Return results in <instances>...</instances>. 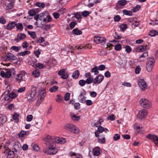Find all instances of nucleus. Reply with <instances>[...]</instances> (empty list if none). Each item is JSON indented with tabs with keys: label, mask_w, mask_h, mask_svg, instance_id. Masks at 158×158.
<instances>
[{
	"label": "nucleus",
	"mask_w": 158,
	"mask_h": 158,
	"mask_svg": "<svg viewBox=\"0 0 158 158\" xmlns=\"http://www.w3.org/2000/svg\"><path fill=\"white\" fill-rule=\"evenodd\" d=\"M26 76H27V74L26 72L24 71H22L17 74L16 79L17 80L20 82L21 81H25L27 78Z\"/></svg>",
	"instance_id": "obj_7"
},
{
	"label": "nucleus",
	"mask_w": 158,
	"mask_h": 158,
	"mask_svg": "<svg viewBox=\"0 0 158 158\" xmlns=\"http://www.w3.org/2000/svg\"><path fill=\"white\" fill-rule=\"evenodd\" d=\"M138 84L139 86L142 90L144 91L147 88V85L146 83L143 79H141L139 80Z\"/></svg>",
	"instance_id": "obj_12"
},
{
	"label": "nucleus",
	"mask_w": 158,
	"mask_h": 158,
	"mask_svg": "<svg viewBox=\"0 0 158 158\" xmlns=\"http://www.w3.org/2000/svg\"><path fill=\"white\" fill-rule=\"evenodd\" d=\"M6 57L7 60H13L17 59L16 56L11 53H8L6 55Z\"/></svg>",
	"instance_id": "obj_17"
},
{
	"label": "nucleus",
	"mask_w": 158,
	"mask_h": 158,
	"mask_svg": "<svg viewBox=\"0 0 158 158\" xmlns=\"http://www.w3.org/2000/svg\"><path fill=\"white\" fill-rule=\"evenodd\" d=\"M94 156H98L100 154V148L98 147H96L94 148L92 150Z\"/></svg>",
	"instance_id": "obj_16"
},
{
	"label": "nucleus",
	"mask_w": 158,
	"mask_h": 158,
	"mask_svg": "<svg viewBox=\"0 0 158 158\" xmlns=\"http://www.w3.org/2000/svg\"><path fill=\"white\" fill-rule=\"evenodd\" d=\"M141 68L139 66H137L135 69V72L136 74H139L141 71Z\"/></svg>",
	"instance_id": "obj_55"
},
{
	"label": "nucleus",
	"mask_w": 158,
	"mask_h": 158,
	"mask_svg": "<svg viewBox=\"0 0 158 158\" xmlns=\"http://www.w3.org/2000/svg\"><path fill=\"white\" fill-rule=\"evenodd\" d=\"M98 131L100 133H102L103 132H105V133H107L109 131L106 128H104L102 126H99L98 128Z\"/></svg>",
	"instance_id": "obj_25"
},
{
	"label": "nucleus",
	"mask_w": 158,
	"mask_h": 158,
	"mask_svg": "<svg viewBox=\"0 0 158 158\" xmlns=\"http://www.w3.org/2000/svg\"><path fill=\"white\" fill-rule=\"evenodd\" d=\"M36 94V88L32 86H31V92L27 96V98L29 100H34L35 99Z\"/></svg>",
	"instance_id": "obj_6"
},
{
	"label": "nucleus",
	"mask_w": 158,
	"mask_h": 158,
	"mask_svg": "<svg viewBox=\"0 0 158 158\" xmlns=\"http://www.w3.org/2000/svg\"><path fill=\"white\" fill-rule=\"evenodd\" d=\"M14 152L11 150H9L8 152V158H13L14 156Z\"/></svg>",
	"instance_id": "obj_34"
},
{
	"label": "nucleus",
	"mask_w": 158,
	"mask_h": 158,
	"mask_svg": "<svg viewBox=\"0 0 158 158\" xmlns=\"http://www.w3.org/2000/svg\"><path fill=\"white\" fill-rule=\"evenodd\" d=\"M73 34L78 35H81L82 33V31L77 28H76L73 30Z\"/></svg>",
	"instance_id": "obj_29"
},
{
	"label": "nucleus",
	"mask_w": 158,
	"mask_h": 158,
	"mask_svg": "<svg viewBox=\"0 0 158 158\" xmlns=\"http://www.w3.org/2000/svg\"><path fill=\"white\" fill-rule=\"evenodd\" d=\"M120 137L119 134H116L114 135L113 138L114 141H117L119 139Z\"/></svg>",
	"instance_id": "obj_47"
},
{
	"label": "nucleus",
	"mask_w": 158,
	"mask_h": 158,
	"mask_svg": "<svg viewBox=\"0 0 158 158\" xmlns=\"http://www.w3.org/2000/svg\"><path fill=\"white\" fill-rule=\"evenodd\" d=\"M89 11H84L82 12L81 15L83 17H86L89 15Z\"/></svg>",
	"instance_id": "obj_48"
},
{
	"label": "nucleus",
	"mask_w": 158,
	"mask_h": 158,
	"mask_svg": "<svg viewBox=\"0 0 158 158\" xmlns=\"http://www.w3.org/2000/svg\"><path fill=\"white\" fill-rule=\"evenodd\" d=\"M92 73H94L95 75H97L99 73V71L97 66L93 68L91 70Z\"/></svg>",
	"instance_id": "obj_37"
},
{
	"label": "nucleus",
	"mask_w": 158,
	"mask_h": 158,
	"mask_svg": "<svg viewBox=\"0 0 158 158\" xmlns=\"http://www.w3.org/2000/svg\"><path fill=\"white\" fill-rule=\"evenodd\" d=\"M94 79L92 77H90L87 78L85 80L86 83L88 84H89L91 83L92 82L94 83Z\"/></svg>",
	"instance_id": "obj_42"
},
{
	"label": "nucleus",
	"mask_w": 158,
	"mask_h": 158,
	"mask_svg": "<svg viewBox=\"0 0 158 158\" xmlns=\"http://www.w3.org/2000/svg\"><path fill=\"white\" fill-rule=\"evenodd\" d=\"M80 73L78 70H76L73 73L72 75V77L73 78L76 79H77L79 76Z\"/></svg>",
	"instance_id": "obj_30"
},
{
	"label": "nucleus",
	"mask_w": 158,
	"mask_h": 158,
	"mask_svg": "<svg viewBox=\"0 0 158 158\" xmlns=\"http://www.w3.org/2000/svg\"><path fill=\"white\" fill-rule=\"evenodd\" d=\"M34 54L36 56L37 58L39 57V56L41 53V50H36L34 52Z\"/></svg>",
	"instance_id": "obj_58"
},
{
	"label": "nucleus",
	"mask_w": 158,
	"mask_h": 158,
	"mask_svg": "<svg viewBox=\"0 0 158 158\" xmlns=\"http://www.w3.org/2000/svg\"><path fill=\"white\" fill-rule=\"evenodd\" d=\"M71 117L72 119L75 122L78 121L80 119V117L77 116L76 115H71Z\"/></svg>",
	"instance_id": "obj_31"
},
{
	"label": "nucleus",
	"mask_w": 158,
	"mask_h": 158,
	"mask_svg": "<svg viewBox=\"0 0 158 158\" xmlns=\"http://www.w3.org/2000/svg\"><path fill=\"white\" fill-rule=\"evenodd\" d=\"M37 60L35 59H32L29 60L28 63L32 67L35 66V63L37 62Z\"/></svg>",
	"instance_id": "obj_27"
},
{
	"label": "nucleus",
	"mask_w": 158,
	"mask_h": 158,
	"mask_svg": "<svg viewBox=\"0 0 158 158\" xmlns=\"http://www.w3.org/2000/svg\"><path fill=\"white\" fill-rule=\"evenodd\" d=\"M33 118V116L32 115H29L27 117L26 120L28 122H31Z\"/></svg>",
	"instance_id": "obj_63"
},
{
	"label": "nucleus",
	"mask_w": 158,
	"mask_h": 158,
	"mask_svg": "<svg viewBox=\"0 0 158 158\" xmlns=\"http://www.w3.org/2000/svg\"><path fill=\"white\" fill-rule=\"evenodd\" d=\"M158 32L157 31L155 30H151L149 33V35L152 36H155L158 34Z\"/></svg>",
	"instance_id": "obj_35"
},
{
	"label": "nucleus",
	"mask_w": 158,
	"mask_h": 158,
	"mask_svg": "<svg viewBox=\"0 0 158 158\" xmlns=\"http://www.w3.org/2000/svg\"><path fill=\"white\" fill-rule=\"evenodd\" d=\"M13 69L5 70V71L2 70L1 72L0 75L2 77L9 78H10L11 75V71L14 70Z\"/></svg>",
	"instance_id": "obj_8"
},
{
	"label": "nucleus",
	"mask_w": 158,
	"mask_h": 158,
	"mask_svg": "<svg viewBox=\"0 0 158 158\" xmlns=\"http://www.w3.org/2000/svg\"><path fill=\"white\" fill-rule=\"evenodd\" d=\"M40 20V21H43L44 22H46L47 19L48 17V12H44L42 13L39 14Z\"/></svg>",
	"instance_id": "obj_14"
},
{
	"label": "nucleus",
	"mask_w": 158,
	"mask_h": 158,
	"mask_svg": "<svg viewBox=\"0 0 158 158\" xmlns=\"http://www.w3.org/2000/svg\"><path fill=\"white\" fill-rule=\"evenodd\" d=\"M52 141H53V142L55 143H57L60 144H63L65 143L66 142V139L64 138H59L56 137L55 138H52Z\"/></svg>",
	"instance_id": "obj_10"
},
{
	"label": "nucleus",
	"mask_w": 158,
	"mask_h": 158,
	"mask_svg": "<svg viewBox=\"0 0 158 158\" xmlns=\"http://www.w3.org/2000/svg\"><path fill=\"white\" fill-rule=\"evenodd\" d=\"M104 78V77L103 75H99L94 79V83L95 84L101 83L103 80Z\"/></svg>",
	"instance_id": "obj_13"
},
{
	"label": "nucleus",
	"mask_w": 158,
	"mask_h": 158,
	"mask_svg": "<svg viewBox=\"0 0 158 158\" xmlns=\"http://www.w3.org/2000/svg\"><path fill=\"white\" fill-rule=\"evenodd\" d=\"M86 83V82L84 80H81L79 81V84L81 86H84Z\"/></svg>",
	"instance_id": "obj_50"
},
{
	"label": "nucleus",
	"mask_w": 158,
	"mask_h": 158,
	"mask_svg": "<svg viewBox=\"0 0 158 158\" xmlns=\"http://www.w3.org/2000/svg\"><path fill=\"white\" fill-rule=\"evenodd\" d=\"M98 70L100 71H103L104 70L105 68V66L103 64H101L100 65L98 68Z\"/></svg>",
	"instance_id": "obj_64"
},
{
	"label": "nucleus",
	"mask_w": 158,
	"mask_h": 158,
	"mask_svg": "<svg viewBox=\"0 0 158 158\" xmlns=\"http://www.w3.org/2000/svg\"><path fill=\"white\" fill-rule=\"evenodd\" d=\"M44 41V39L42 37H40L39 39L35 40V42L36 43H41Z\"/></svg>",
	"instance_id": "obj_62"
},
{
	"label": "nucleus",
	"mask_w": 158,
	"mask_h": 158,
	"mask_svg": "<svg viewBox=\"0 0 158 158\" xmlns=\"http://www.w3.org/2000/svg\"><path fill=\"white\" fill-rule=\"evenodd\" d=\"M94 41L97 44L105 43L106 42V39L103 37L95 36L94 38Z\"/></svg>",
	"instance_id": "obj_11"
},
{
	"label": "nucleus",
	"mask_w": 158,
	"mask_h": 158,
	"mask_svg": "<svg viewBox=\"0 0 158 158\" xmlns=\"http://www.w3.org/2000/svg\"><path fill=\"white\" fill-rule=\"evenodd\" d=\"M63 99V98L61 95L59 94L57 95V98L56 99L57 102H61L62 101Z\"/></svg>",
	"instance_id": "obj_45"
},
{
	"label": "nucleus",
	"mask_w": 158,
	"mask_h": 158,
	"mask_svg": "<svg viewBox=\"0 0 158 158\" xmlns=\"http://www.w3.org/2000/svg\"><path fill=\"white\" fill-rule=\"evenodd\" d=\"M83 47H81L80 46L79 47H77L76 46H75V48H73V47L70 45H69L67 48H66V50L68 52H72V51L73 50H75L76 49H77L78 50H81L82 49Z\"/></svg>",
	"instance_id": "obj_22"
},
{
	"label": "nucleus",
	"mask_w": 158,
	"mask_h": 158,
	"mask_svg": "<svg viewBox=\"0 0 158 158\" xmlns=\"http://www.w3.org/2000/svg\"><path fill=\"white\" fill-rule=\"evenodd\" d=\"M26 37V35L22 33H18L17 38L15 39V40L19 41V40H22L25 39Z\"/></svg>",
	"instance_id": "obj_20"
},
{
	"label": "nucleus",
	"mask_w": 158,
	"mask_h": 158,
	"mask_svg": "<svg viewBox=\"0 0 158 158\" xmlns=\"http://www.w3.org/2000/svg\"><path fill=\"white\" fill-rule=\"evenodd\" d=\"M139 104L141 106L147 109L151 108L152 106L151 102L144 98H142L140 100Z\"/></svg>",
	"instance_id": "obj_5"
},
{
	"label": "nucleus",
	"mask_w": 158,
	"mask_h": 158,
	"mask_svg": "<svg viewBox=\"0 0 158 158\" xmlns=\"http://www.w3.org/2000/svg\"><path fill=\"white\" fill-rule=\"evenodd\" d=\"M139 25V21H135L132 24V26H134L135 27H137Z\"/></svg>",
	"instance_id": "obj_61"
},
{
	"label": "nucleus",
	"mask_w": 158,
	"mask_h": 158,
	"mask_svg": "<svg viewBox=\"0 0 158 158\" xmlns=\"http://www.w3.org/2000/svg\"><path fill=\"white\" fill-rule=\"evenodd\" d=\"M86 97H85L82 93H81L78 97L79 101L82 103H85Z\"/></svg>",
	"instance_id": "obj_21"
},
{
	"label": "nucleus",
	"mask_w": 158,
	"mask_h": 158,
	"mask_svg": "<svg viewBox=\"0 0 158 158\" xmlns=\"http://www.w3.org/2000/svg\"><path fill=\"white\" fill-rule=\"evenodd\" d=\"M155 61L153 56H151L149 58L146 65V70L148 72H150L152 70L154 65Z\"/></svg>",
	"instance_id": "obj_3"
},
{
	"label": "nucleus",
	"mask_w": 158,
	"mask_h": 158,
	"mask_svg": "<svg viewBox=\"0 0 158 158\" xmlns=\"http://www.w3.org/2000/svg\"><path fill=\"white\" fill-rule=\"evenodd\" d=\"M46 95V91L43 88H41L39 91L38 99L36 102V105L39 106L44 101Z\"/></svg>",
	"instance_id": "obj_2"
},
{
	"label": "nucleus",
	"mask_w": 158,
	"mask_h": 158,
	"mask_svg": "<svg viewBox=\"0 0 158 158\" xmlns=\"http://www.w3.org/2000/svg\"><path fill=\"white\" fill-rule=\"evenodd\" d=\"M15 26L18 29L20 30L21 31H22L23 29V24L21 23H18L17 24L16 23Z\"/></svg>",
	"instance_id": "obj_39"
},
{
	"label": "nucleus",
	"mask_w": 158,
	"mask_h": 158,
	"mask_svg": "<svg viewBox=\"0 0 158 158\" xmlns=\"http://www.w3.org/2000/svg\"><path fill=\"white\" fill-rule=\"evenodd\" d=\"M26 88L25 86L20 88L18 90V92L21 93L24 92L26 90Z\"/></svg>",
	"instance_id": "obj_54"
},
{
	"label": "nucleus",
	"mask_w": 158,
	"mask_h": 158,
	"mask_svg": "<svg viewBox=\"0 0 158 158\" xmlns=\"http://www.w3.org/2000/svg\"><path fill=\"white\" fill-rule=\"evenodd\" d=\"M35 5L40 8H44L45 6V4L43 2H37L36 3Z\"/></svg>",
	"instance_id": "obj_38"
},
{
	"label": "nucleus",
	"mask_w": 158,
	"mask_h": 158,
	"mask_svg": "<svg viewBox=\"0 0 158 158\" xmlns=\"http://www.w3.org/2000/svg\"><path fill=\"white\" fill-rule=\"evenodd\" d=\"M21 49L20 46H13L10 48V49L14 50L16 52H18Z\"/></svg>",
	"instance_id": "obj_33"
},
{
	"label": "nucleus",
	"mask_w": 158,
	"mask_h": 158,
	"mask_svg": "<svg viewBox=\"0 0 158 158\" xmlns=\"http://www.w3.org/2000/svg\"><path fill=\"white\" fill-rule=\"evenodd\" d=\"M33 75L35 77H38L40 76V73L38 70H34L33 72Z\"/></svg>",
	"instance_id": "obj_46"
},
{
	"label": "nucleus",
	"mask_w": 158,
	"mask_h": 158,
	"mask_svg": "<svg viewBox=\"0 0 158 158\" xmlns=\"http://www.w3.org/2000/svg\"><path fill=\"white\" fill-rule=\"evenodd\" d=\"M122 46L121 44H117L115 45L114 47V49L116 51H119L121 50Z\"/></svg>",
	"instance_id": "obj_49"
},
{
	"label": "nucleus",
	"mask_w": 158,
	"mask_h": 158,
	"mask_svg": "<svg viewBox=\"0 0 158 158\" xmlns=\"http://www.w3.org/2000/svg\"><path fill=\"white\" fill-rule=\"evenodd\" d=\"M27 33L28 35H30L31 37L33 39H35L36 38V35L35 32L34 31H28Z\"/></svg>",
	"instance_id": "obj_36"
},
{
	"label": "nucleus",
	"mask_w": 158,
	"mask_h": 158,
	"mask_svg": "<svg viewBox=\"0 0 158 158\" xmlns=\"http://www.w3.org/2000/svg\"><path fill=\"white\" fill-rule=\"evenodd\" d=\"M103 120L102 118H100L99 120L96 122L94 124V125L97 127H98L99 126H101V123L103 122Z\"/></svg>",
	"instance_id": "obj_43"
},
{
	"label": "nucleus",
	"mask_w": 158,
	"mask_h": 158,
	"mask_svg": "<svg viewBox=\"0 0 158 158\" xmlns=\"http://www.w3.org/2000/svg\"><path fill=\"white\" fill-rule=\"evenodd\" d=\"M19 116V115L18 114L16 113H15L13 116V119L15 120L18 121Z\"/></svg>",
	"instance_id": "obj_57"
},
{
	"label": "nucleus",
	"mask_w": 158,
	"mask_h": 158,
	"mask_svg": "<svg viewBox=\"0 0 158 158\" xmlns=\"http://www.w3.org/2000/svg\"><path fill=\"white\" fill-rule=\"evenodd\" d=\"M119 27L123 31H124L127 27V26L126 24H122L119 26Z\"/></svg>",
	"instance_id": "obj_44"
},
{
	"label": "nucleus",
	"mask_w": 158,
	"mask_h": 158,
	"mask_svg": "<svg viewBox=\"0 0 158 158\" xmlns=\"http://www.w3.org/2000/svg\"><path fill=\"white\" fill-rule=\"evenodd\" d=\"M125 48L126 49V51L127 53H129L131 51V48L130 46L127 45L125 46Z\"/></svg>",
	"instance_id": "obj_56"
},
{
	"label": "nucleus",
	"mask_w": 158,
	"mask_h": 158,
	"mask_svg": "<svg viewBox=\"0 0 158 158\" xmlns=\"http://www.w3.org/2000/svg\"><path fill=\"white\" fill-rule=\"evenodd\" d=\"M45 144L48 147L43 149V152L48 155H51L56 154L58 150L56 148V143L52 141V137L49 135H47L45 139Z\"/></svg>",
	"instance_id": "obj_1"
},
{
	"label": "nucleus",
	"mask_w": 158,
	"mask_h": 158,
	"mask_svg": "<svg viewBox=\"0 0 158 158\" xmlns=\"http://www.w3.org/2000/svg\"><path fill=\"white\" fill-rule=\"evenodd\" d=\"M16 25V23L15 22H12L9 23L6 26V28L8 30H11L13 29Z\"/></svg>",
	"instance_id": "obj_19"
},
{
	"label": "nucleus",
	"mask_w": 158,
	"mask_h": 158,
	"mask_svg": "<svg viewBox=\"0 0 158 158\" xmlns=\"http://www.w3.org/2000/svg\"><path fill=\"white\" fill-rule=\"evenodd\" d=\"M98 140V143H100L104 144L106 142L105 138L104 135L99 137Z\"/></svg>",
	"instance_id": "obj_24"
},
{
	"label": "nucleus",
	"mask_w": 158,
	"mask_h": 158,
	"mask_svg": "<svg viewBox=\"0 0 158 158\" xmlns=\"http://www.w3.org/2000/svg\"><path fill=\"white\" fill-rule=\"evenodd\" d=\"M31 52L29 51H25L24 52H21L18 53V55L20 56H24L26 55L30 54Z\"/></svg>",
	"instance_id": "obj_32"
},
{
	"label": "nucleus",
	"mask_w": 158,
	"mask_h": 158,
	"mask_svg": "<svg viewBox=\"0 0 158 158\" xmlns=\"http://www.w3.org/2000/svg\"><path fill=\"white\" fill-rule=\"evenodd\" d=\"M64 127L66 130L75 134H78L79 132V129L75 125L72 124H66Z\"/></svg>",
	"instance_id": "obj_4"
},
{
	"label": "nucleus",
	"mask_w": 158,
	"mask_h": 158,
	"mask_svg": "<svg viewBox=\"0 0 158 158\" xmlns=\"http://www.w3.org/2000/svg\"><path fill=\"white\" fill-rule=\"evenodd\" d=\"M28 14L30 16H33L35 14V12L34 10H31L29 11Z\"/></svg>",
	"instance_id": "obj_52"
},
{
	"label": "nucleus",
	"mask_w": 158,
	"mask_h": 158,
	"mask_svg": "<svg viewBox=\"0 0 158 158\" xmlns=\"http://www.w3.org/2000/svg\"><path fill=\"white\" fill-rule=\"evenodd\" d=\"M44 65L42 64L37 63L35 64V67L36 68H39L40 69H42L44 67Z\"/></svg>",
	"instance_id": "obj_60"
},
{
	"label": "nucleus",
	"mask_w": 158,
	"mask_h": 158,
	"mask_svg": "<svg viewBox=\"0 0 158 158\" xmlns=\"http://www.w3.org/2000/svg\"><path fill=\"white\" fill-rule=\"evenodd\" d=\"M70 96V94L69 93H67L64 95V99L66 101H68L69 100Z\"/></svg>",
	"instance_id": "obj_51"
},
{
	"label": "nucleus",
	"mask_w": 158,
	"mask_h": 158,
	"mask_svg": "<svg viewBox=\"0 0 158 158\" xmlns=\"http://www.w3.org/2000/svg\"><path fill=\"white\" fill-rule=\"evenodd\" d=\"M146 137L152 140L156 145H158V137L156 135L149 134L146 136Z\"/></svg>",
	"instance_id": "obj_9"
},
{
	"label": "nucleus",
	"mask_w": 158,
	"mask_h": 158,
	"mask_svg": "<svg viewBox=\"0 0 158 158\" xmlns=\"http://www.w3.org/2000/svg\"><path fill=\"white\" fill-rule=\"evenodd\" d=\"M127 3V1L126 0H121L118 2V4L121 6H124Z\"/></svg>",
	"instance_id": "obj_41"
},
{
	"label": "nucleus",
	"mask_w": 158,
	"mask_h": 158,
	"mask_svg": "<svg viewBox=\"0 0 158 158\" xmlns=\"http://www.w3.org/2000/svg\"><path fill=\"white\" fill-rule=\"evenodd\" d=\"M26 135V132L24 131H22L19 134V135L20 137H23Z\"/></svg>",
	"instance_id": "obj_53"
},
{
	"label": "nucleus",
	"mask_w": 158,
	"mask_h": 158,
	"mask_svg": "<svg viewBox=\"0 0 158 158\" xmlns=\"http://www.w3.org/2000/svg\"><path fill=\"white\" fill-rule=\"evenodd\" d=\"M6 120V117L5 116L0 114V124L4 123Z\"/></svg>",
	"instance_id": "obj_26"
},
{
	"label": "nucleus",
	"mask_w": 158,
	"mask_h": 158,
	"mask_svg": "<svg viewBox=\"0 0 158 158\" xmlns=\"http://www.w3.org/2000/svg\"><path fill=\"white\" fill-rule=\"evenodd\" d=\"M6 20L3 16H2L0 18V23L2 24H5L6 23Z\"/></svg>",
	"instance_id": "obj_59"
},
{
	"label": "nucleus",
	"mask_w": 158,
	"mask_h": 158,
	"mask_svg": "<svg viewBox=\"0 0 158 158\" xmlns=\"http://www.w3.org/2000/svg\"><path fill=\"white\" fill-rule=\"evenodd\" d=\"M127 60L125 59L120 60L118 62L119 64V67L120 68H124L127 64Z\"/></svg>",
	"instance_id": "obj_23"
},
{
	"label": "nucleus",
	"mask_w": 158,
	"mask_h": 158,
	"mask_svg": "<svg viewBox=\"0 0 158 158\" xmlns=\"http://www.w3.org/2000/svg\"><path fill=\"white\" fill-rule=\"evenodd\" d=\"M147 114V112L145 110H142L139 111L137 116L139 118L142 119L146 117Z\"/></svg>",
	"instance_id": "obj_15"
},
{
	"label": "nucleus",
	"mask_w": 158,
	"mask_h": 158,
	"mask_svg": "<svg viewBox=\"0 0 158 158\" xmlns=\"http://www.w3.org/2000/svg\"><path fill=\"white\" fill-rule=\"evenodd\" d=\"M147 49V45H141L136 48L137 52H141L145 51Z\"/></svg>",
	"instance_id": "obj_18"
},
{
	"label": "nucleus",
	"mask_w": 158,
	"mask_h": 158,
	"mask_svg": "<svg viewBox=\"0 0 158 158\" xmlns=\"http://www.w3.org/2000/svg\"><path fill=\"white\" fill-rule=\"evenodd\" d=\"M58 88V86L55 85L50 88L49 90L51 92H55L57 90Z\"/></svg>",
	"instance_id": "obj_40"
},
{
	"label": "nucleus",
	"mask_w": 158,
	"mask_h": 158,
	"mask_svg": "<svg viewBox=\"0 0 158 158\" xmlns=\"http://www.w3.org/2000/svg\"><path fill=\"white\" fill-rule=\"evenodd\" d=\"M148 56V52H144L143 54H142L141 56L139 57V61L142 62L144 60V59L140 60V59L142 58H144L147 57Z\"/></svg>",
	"instance_id": "obj_28"
}]
</instances>
